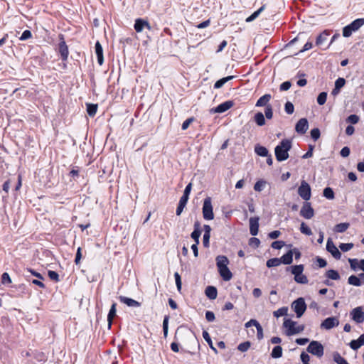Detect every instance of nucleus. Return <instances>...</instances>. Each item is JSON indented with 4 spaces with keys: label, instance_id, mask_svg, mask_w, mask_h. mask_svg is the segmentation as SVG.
I'll return each mask as SVG.
<instances>
[{
    "label": "nucleus",
    "instance_id": "412c9836",
    "mask_svg": "<svg viewBox=\"0 0 364 364\" xmlns=\"http://www.w3.org/2000/svg\"><path fill=\"white\" fill-rule=\"evenodd\" d=\"M216 264L218 269H220L222 267H228L229 264V260L227 257L223 255H219L216 257Z\"/></svg>",
    "mask_w": 364,
    "mask_h": 364
},
{
    "label": "nucleus",
    "instance_id": "bb28decb",
    "mask_svg": "<svg viewBox=\"0 0 364 364\" xmlns=\"http://www.w3.org/2000/svg\"><path fill=\"white\" fill-rule=\"evenodd\" d=\"M350 226L348 223H341L337 224L333 228V231L335 232H344Z\"/></svg>",
    "mask_w": 364,
    "mask_h": 364
},
{
    "label": "nucleus",
    "instance_id": "f8f14e48",
    "mask_svg": "<svg viewBox=\"0 0 364 364\" xmlns=\"http://www.w3.org/2000/svg\"><path fill=\"white\" fill-rule=\"evenodd\" d=\"M309 128V123L306 118L300 119L296 124L295 129L296 132L304 134Z\"/></svg>",
    "mask_w": 364,
    "mask_h": 364
},
{
    "label": "nucleus",
    "instance_id": "c9c22d12",
    "mask_svg": "<svg viewBox=\"0 0 364 364\" xmlns=\"http://www.w3.org/2000/svg\"><path fill=\"white\" fill-rule=\"evenodd\" d=\"M203 337L204 340L208 343V344L209 345L210 348L211 349H213L215 352H217L216 348L213 346V344L212 340L210 338V336L209 333L206 331H203Z\"/></svg>",
    "mask_w": 364,
    "mask_h": 364
},
{
    "label": "nucleus",
    "instance_id": "a18cd8bd",
    "mask_svg": "<svg viewBox=\"0 0 364 364\" xmlns=\"http://www.w3.org/2000/svg\"><path fill=\"white\" fill-rule=\"evenodd\" d=\"M327 99V93L325 92H321L317 97V102L320 105H323L326 103Z\"/></svg>",
    "mask_w": 364,
    "mask_h": 364
},
{
    "label": "nucleus",
    "instance_id": "20e7f679",
    "mask_svg": "<svg viewBox=\"0 0 364 364\" xmlns=\"http://www.w3.org/2000/svg\"><path fill=\"white\" fill-rule=\"evenodd\" d=\"M291 309L296 313L297 318L301 317L306 309V304L304 299L300 297L294 301L291 304Z\"/></svg>",
    "mask_w": 364,
    "mask_h": 364
},
{
    "label": "nucleus",
    "instance_id": "4d7b16f0",
    "mask_svg": "<svg viewBox=\"0 0 364 364\" xmlns=\"http://www.w3.org/2000/svg\"><path fill=\"white\" fill-rule=\"evenodd\" d=\"M285 243L283 241H274L272 243L271 246L272 248L276 250H280L284 246Z\"/></svg>",
    "mask_w": 364,
    "mask_h": 364
},
{
    "label": "nucleus",
    "instance_id": "72a5a7b5",
    "mask_svg": "<svg viewBox=\"0 0 364 364\" xmlns=\"http://www.w3.org/2000/svg\"><path fill=\"white\" fill-rule=\"evenodd\" d=\"M255 121L259 126H263L265 124V119L262 112H257L255 115Z\"/></svg>",
    "mask_w": 364,
    "mask_h": 364
},
{
    "label": "nucleus",
    "instance_id": "39448f33",
    "mask_svg": "<svg viewBox=\"0 0 364 364\" xmlns=\"http://www.w3.org/2000/svg\"><path fill=\"white\" fill-rule=\"evenodd\" d=\"M307 351L312 355L321 358L323 355V346L318 341H313L309 343Z\"/></svg>",
    "mask_w": 364,
    "mask_h": 364
},
{
    "label": "nucleus",
    "instance_id": "7c9ffc66",
    "mask_svg": "<svg viewBox=\"0 0 364 364\" xmlns=\"http://www.w3.org/2000/svg\"><path fill=\"white\" fill-rule=\"evenodd\" d=\"M348 282L350 285H353L355 287L361 286L362 283L360 280V278L355 275H351L348 279Z\"/></svg>",
    "mask_w": 364,
    "mask_h": 364
},
{
    "label": "nucleus",
    "instance_id": "9d476101",
    "mask_svg": "<svg viewBox=\"0 0 364 364\" xmlns=\"http://www.w3.org/2000/svg\"><path fill=\"white\" fill-rule=\"evenodd\" d=\"M326 250L332 255V256L334 258L337 259H341V253L340 252L338 249L336 247V245L333 244L331 239H328L327 240Z\"/></svg>",
    "mask_w": 364,
    "mask_h": 364
},
{
    "label": "nucleus",
    "instance_id": "393cba45",
    "mask_svg": "<svg viewBox=\"0 0 364 364\" xmlns=\"http://www.w3.org/2000/svg\"><path fill=\"white\" fill-rule=\"evenodd\" d=\"M364 25V18H357L349 24L350 28L355 32Z\"/></svg>",
    "mask_w": 364,
    "mask_h": 364
},
{
    "label": "nucleus",
    "instance_id": "a878e982",
    "mask_svg": "<svg viewBox=\"0 0 364 364\" xmlns=\"http://www.w3.org/2000/svg\"><path fill=\"white\" fill-rule=\"evenodd\" d=\"M116 304L114 303L111 308H110V310L109 311V314H108V316H107V321H108V326L109 328L111 327L112 326V320L114 318V317L116 315Z\"/></svg>",
    "mask_w": 364,
    "mask_h": 364
},
{
    "label": "nucleus",
    "instance_id": "c85d7f7f",
    "mask_svg": "<svg viewBox=\"0 0 364 364\" xmlns=\"http://www.w3.org/2000/svg\"><path fill=\"white\" fill-rule=\"evenodd\" d=\"M265 9V5L262 6L258 10L246 18V22H252L256 19L259 15Z\"/></svg>",
    "mask_w": 364,
    "mask_h": 364
},
{
    "label": "nucleus",
    "instance_id": "f3484780",
    "mask_svg": "<svg viewBox=\"0 0 364 364\" xmlns=\"http://www.w3.org/2000/svg\"><path fill=\"white\" fill-rule=\"evenodd\" d=\"M95 53L97 57V62L101 65L104 62L103 58V50L100 42H97L95 44Z\"/></svg>",
    "mask_w": 364,
    "mask_h": 364
},
{
    "label": "nucleus",
    "instance_id": "a211bd4d",
    "mask_svg": "<svg viewBox=\"0 0 364 364\" xmlns=\"http://www.w3.org/2000/svg\"><path fill=\"white\" fill-rule=\"evenodd\" d=\"M218 272L225 281H229L232 279V274L228 267L218 269Z\"/></svg>",
    "mask_w": 364,
    "mask_h": 364
},
{
    "label": "nucleus",
    "instance_id": "0eeeda50",
    "mask_svg": "<svg viewBox=\"0 0 364 364\" xmlns=\"http://www.w3.org/2000/svg\"><path fill=\"white\" fill-rule=\"evenodd\" d=\"M300 215L306 219H311L314 217V210L310 203L306 202L304 203L300 210Z\"/></svg>",
    "mask_w": 364,
    "mask_h": 364
},
{
    "label": "nucleus",
    "instance_id": "dca6fc26",
    "mask_svg": "<svg viewBox=\"0 0 364 364\" xmlns=\"http://www.w3.org/2000/svg\"><path fill=\"white\" fill-rule=\"evenodd\" d=\"M362 346H364V334H362L357 340H352L350 343V347L353 350H358Z\"/></svg>",
    "mask_w": 364,
    "mask_h": 364
},
{
    "label": "nucleus",
    "instance_id": "2f4dec72",
    "mask_svg": "<svg viewBox=\"0 0 364 364\" xmlns=\"http://www.w3.org/2000/svg\"><path fill=\"white\" fill-rule=\"evenodd\" d=\"M233 77H234L233 76H228V77H223L222 79H220L215 83L214 87L215 89H219V88L222 87L225 83H226L228 81L232 80Z\"/></svg>",
    "mask_w": 364,
    "mask_h": 364
},
{
    "label": "nucleus",
    "instance_id": "e433bc0d",
    "mask_svg": "<svg viewBox=\"0 0 364 364\" xmlns=\"http://www.w3.org/2000/svg\"><path fill=\"white\" fill-rule=\"evenodd\" d=\"M97 110V105L95 104L87 105V112L90 117L95 115Z\"/></svg>",
    "mask_w": 364,
    "mask_h": 364
},
{
    "label": "nucleus",
    "instance_id": "79ce46f5",
    "mask_svg": "<svg viewBox=\"0 0 364 364\" xmlns=\"http://www.w3.org/2000/svg\"><path fill=\"white\" fill-rule=\"evenodd\" d=\"M323 194L327 199L332 200L334 198V193L331 188H325Z\"/></svg>",
    "mask_w": 364,
    "mask_h": 364
},
{
    "label": "nucleus",
    "instance_id": "774afa93",
    "mask_svg": "<svg viewBox=\"0 0 364 364\" xmlns=\"http://www.w3.org/2000/svg\"><path fill=\"white\" fill-rule=\"evenodd\" d=\"M291 82L289 81L284 82L280 85V90L287 91L291 87Z\"/></svg>",
    "mask_w": 364,
    "mask_h": 364
},
{
    "label": "nucleus",
    "instance_id": "37998d69",
    "mask_svg": "<svg viewBox=\"0 0 364 364\" xmlns=\"http://www.w3.org/2000/svg\"><path fill=\"white\" fill-rule=\"evenodd\" d=\"M294 280L296 282H297L299 284H307L309 282L306 276L303 274H301L300 275H296L294 277Z\"/></svg>",
    "mask_w": 364,
    "mask_h": 364
},
{
    "label": "nucleus",
    "instance_id": "6e6552de",
    "mask_svg": "<svg viewBox=\"0 0 364 364\" xmlns=\"http://www.w3.org/2000/svg\"><path fill=\"white\" fill-rule=\"evenodd\" d=\"M339 321L336 317H328L326 318L321 324V328L329 330L333 327L338 326Z\"/></svg>",
    "mask_w": 364,
    "mask_h": 364
},
{
    "label": "nucleus",
    "instance_id": "473e14b6",
    "mask_svg": "<svg viewBox=\"0 0 364 364\" xmlns=\"http://www.w3.org/2000/svg\"><path fill=\"white\" fill-rule=\"evenodd\" d=\"M271 355L274 358H281L282 355V348L279 346H275L272 351Z\"/></svg>",
    "mask_w": 364,
    "mask_h": 364
},
{
    "label": "nucleus",
    "instance_id": "1a4fd4ad",
    "mask_svg": "<svg viewBox=\"0 0 364 364\" xmlns=\"http://www.w3.org/2000/svg\"><path fill=\"white\" fill-rule=\"evenodd\" d=\"M350 315L352 316V319L358 323H360L364 321V312L360 306L353 309Z\"/></svg>",
    "mask_w": 364,
    "mask_h": 364
},
{
    "label": "nucleus",
    "instance_id": "603ef678",
    "mask_svg": "<svg viewBox=\"0 0 364 364\" xmlns=\"http://www.w3.org/2000/svg\"><path fill=\"white\" fill-rule=\"evenodd\" d=\"M346 84V80L343 77H338L335 82V87L341 89Z\"/></svg>",
    "mask_w": 364,
    "mask_h": 364
},
{
    "label": "nucleus",
    "instance_id": "7ed1b4c3",
    "mask_svg": "<svg viewBox=\"0 0 364 364\" xmlns=\"http://www.w3.org/2000/svg\"><path fill=\"white\" fill-rule=\"evenodd\" d=\"M203 216L205 220H211L214 218L211 198L207 197L204 199L203 205Z\"/></svg>",
    "mask_w": 364,
    "mask_h": 364
},
{
    "label": "nucleus",
    "instance_id": "c03bdc74",
    "mask_svg": "<svg viewBox=\"0 0 364 364\" xmlns=\"http://www.w3.org/2000/svg\"><path fill=\"white\" fill-rule=\"evenodd\" d=\"M300 231L306 235L309 236L312 235L311 230L304 222L301 224Z\"/></svg>",
    "mask_w": 364,
    "mask_h": 364
},
{
    "label": "nucleus",
    "instance_id": "680f3d73",
    "mask_svg": "<svg viewBox=\"0 0 364 364\" xmlns=\"http://www.w3.org/2000/svg\"><path fill=\"white\" fill-rule=\"evenodd\" d=\"M168 317L165 316L164 321H163V331L164 336L166 337L168 334Z\"/></svg>",
    "mask_w": 364,
    "mask_h": 364
},
{
    "label": "nucleus",
    "instance_id": "0e129e2a",
    "mask_svg": "<svg viewBox=\"0 0 364 364\" xmlns=\"http://www.w3.org/2000/svg\"><path fill=\"white\" fill-rule=\"evenodd\" d=\"M359 121L358 116L355 114H351L347 118V122L351 123V124H356Z\"/></svg>",
    "mask_w": 364,
    "mask_h": 364
},
{
    "label": "nucleus",
    "instance_id": "09e8293b",
    "mask_svg": "<svg viewBox=\"0 0 364 364\" xmlns=\"http://www.w3.org/2000/svg\"><path fill=\"white\" fill-rule=\"evenodd\" d=\"M284 109H285V112L289 114H291L294 111V107L293 104L290 102H287L285 104Z\"/></svg>",
    "mask_w": 364,
    "mask_h": 364
},
{
    "label": "nucleus",
    "instance_id": "864d4df0",
    "mask_svg": "<svg viewBox=\"0 0 364 364\" xmlns=\"http://www.w3.org/2000/svg\"><path fill=\"white\" fill-rule=\"evenodd\" d=\"M200 235V230H193V232L191 233V237L195 240L196 245L199 244V237Z\"/></svg>",
    "mask_w": 364,
    "mask_h": 364
},
{
    "label": "nucleus",
    "instance_id": "5fc2aeb1",
    "mask_svg": "<svg viewBox=\"0 0 364 364\" xmlns=\"http://www.w3.org/2000/svg\"><path fill=\"white\" fill-rule=\"evenodd\" d=\"M311 136L316 141L320 137V130L318 128H314L311 131Z\"/></svg>",
    "mask_w": 364,
    "mask_h": 364
},
{
    "label": "nucleus",
    "instance_id": "e2e57ef3",
    "mask_svg": "<svg viewBox=\"0 0 364 364\" xmlns=\"http://www.w3.org/2000/svg\"><path fill=\"white\" fill-rule=\"evenodd\" d=\"M256 328H257V338L259 340H261L263 338V329H262V327L261 326V325L259 324V323L258 322V323L257 324V326H255Z\"/></svg>",
    "mask_w": 364,
    "mask_h": 364
},
{
    "label": "nucleus",
    "instance_id": "ddd939ff",
    "mask_svg": "<svg viewBox=\"0 0 364 364\" xmlns=\"http://www.w3.org/2000/svg\"><path fill=\"white\" fill-rule=\"evenodd\" d=\"M259 220L258 217H252L250 218V231L253 236L257 235L259 231Z\"/></svg>",
    "mask_w": 364,
    "mask_h": 364
},
{
    "label": "nucleus",
    "instance_id": "69168bd1",
    "mask_svg": "<svg viewBox=\"0 0 364 364\" xmlns=\"http://www.w3.org/2000/svg\"><path fill=\"white\" fill-rule=\"evenodd\" d=\"M210 234L204 233L203 237V244L205 247H209V241H210Z\"/></svg>",
    "mask_w": 364,
    "mask_h": 364
},
{
    "label": "nucleus",
    "instance_id": "5701e85b",
    "mask_svg": "<svg viewBox=\"0 0 364 364\" xmlns=\"http://www.w3.org/2000/svg\"><path fill=\"white\" fill-rule=\"evenodd\" d=\"M281 264H290L293 261V250H289L287 254L279 258Z\"/></svg>",
    "mask_w": 364,
    "mask_h": 364
},
{
    "label": "nucleus",
    "instance_id": "4c0bfd02",
    "mask_svg": "<svg viewBox=\"0 0 364 364\" xmlns=\"http://www.w3.org/2000/svg\"><path fill=\"white\" fill-rule=\"evenodd\" d=\"M288 308L286 306L279 308L277 311L273 312V314L275 317L279 318L280 316H283L287 314Z\"/></svg>",
    "mask_w": 364,
    "mask_h": 364
},
{
    "label": "nucleus",
    "instance_id": "3c124183",
    "mask_svg": "<svg viewBox=\"0 0 364 364\" xmlns=\"http://www.w3.org/2000/svg\"><path fill=\"white\" fill-rule=\"evenodd\" d=\"M174 277H175V281H176V287H177V289L178 291H181V285H182L181 276H180V274L178 272H175Z\"/></svg>",
    "mask_w": 364,
    "mask_h": 364
},
{
    "label": "nucleus",
    "instance_id": "8fccbe9b",
    "mask_svg": "<svg viewBox=\"0 0 364 364\" xmlns=\"http://www.w3.org/2000/svg\"><path fill=\"white\" fill-rule=\"evenodd\" d=\"M1 283L3 284H11V279L10 278V276L9 275L8 273L4 272L1 275Z\"/></svg>",
    "mask_w": 364,
    "mask_h": 364
},
{
    "label": "nucleus",
    "instance_id": "2eb2a0df",
    "mask_svg": "<svg viewBox=\"0 0 364 364\" xmlns=\"http://www.w3.org/2000/svg\"><path fill=\"white\" fill-rule=\"evenodd\" d=\"M119 299L122 303L125 304L130 307H139L141 306L139 302L131 298L120 296Z\"/></svg>",
    "mask_w": 364,
    "mask_h": 364
},
{
    "label": "nucleus",
    "instance_id": "4468645a",
    "mask_svg": "<svg viewBox=\"0 0 364 364\" xmlns=\"http://www.w3.org/2000/svg\"><path fill=\"white\" fill-rule=\"evenodd\" d=\"M144 28H146L149 30H151V26L149 23L141 18H138L135 21L134 23V29L136 32L139 33L141 32L144 29Z\"/></svg>",
    "mask_w": 364,
    "mask_h": 364
},
{
    "label": "nucleus",
    "instance_id": "f704fd0d",
    "mask_svg": "<svg viewBox=\"0 0 364 364\" xmlns=\"http://www.w3.org/2000/svg\"><path fill=\"white\" fill-rule=\"evenodd\" d=\"M326 277L328 279H333V280H338L340 279V275L338 272L333 269H330L326 272Z\"/></svg>",
    "mask_w": 364,
    "mask_h": 364
},
{
    "label": "nucleus",
    "instance_id": "cd10ccee",
    "mask_svg": "<svg viewBox=\"0 0 364 364\" xmlns=\"http://www.w3.org/2000/svg\"><path fill=\"white\" fill-rule=\"evenodd\" d=\"M255 151L257 155L260 156H267L269 154L267 148L260 145L255 146Z\"/></svg>",
    "mask_w": 364,
    "mask_h": 364
},
{
    "label": "nucleus",
    "instance_id": "de8ad7c7",
    "mask_svg": "<svg viewBox=\"0 0 364 364\" xmlns=\"http://www.w3.org/2000/svg\"><path fill=\"white\" fill-rule=\"evenodd\" d=\"M353 247V243H341L339 245V248L343 252H348Z\"/></svg>",
    "mask_w": 364,
    "mask_h": 364
},
{
    "label": "nucleus",
    "instance_id": "f03ea898",
    "mask_svg": "<svg viewBox=\"0 0 364 364\" xmlns=\"http://www.w3.org/2000/svg\"><path fill=\"white\" fill-rule=\"evenodd\" d=\"M283 326L285 328V333L288 336L299 334L301 333L305 328L304 325H298L296 321L290 318L284 319Z\"/></svg>",
    "mask_w": 364,
    "mask_h": 364
},
{
    "label": "nucleus",
    "instance_id": "b1692460",
    "mask_svg": "<svg viewBox=\"0 0 364 364\" xmlns=\"http://www.w3.org/2000/svg\"><path fill=\"white\" fill-rule=\"evenodd\" d=\"M329 34V31H324L323 33H321L316 38V45H323L326 41Z\"/></svg>",
    "mask_w": 364,
    "mask_h": 364
},
{
    "label": "nucleus",
    "instance_id": "4be33fe9",
    "mask_svg": "<svg viewBox=\"0 0 364 364\" xmlns=\"http://www.w3.org/2000/svg\"><path fill=\"white\" fill-rule=\"evenodd\" d=\"M205 292V295L210 299H215L217 298L218 291H217V289L215 287L208 286V287H206Z\"/></svg>",
    "mask_w": 364,
    "mask_h": 364
},
{
    "label": "nucleus",
    "instance_id": "13d9d810",
    "mask_svg": "<svg viewBox=\"0 0 364 364\" xmlns=\"http://www.w3.org/2000/svg\"><path fill=\"white\" fill-rule=\"evenodd\" d=\"M264 113H265V117H267V119H270L272 118L273 112H272V108L271 105L267 106V107L265 108Z\"/></svg>",
    "mask_w": 364,
    "mask_h": 364
},
{
    "label": "nucleus",
    "instance_id": "338daca9",
    "mask_svg": "<svg viewBox=\"0 0 364 364\" xmlns=\"http://www.w3.org/2000/svg\"><path fill=\"white\" fill-rule=\"evenodd\" d=\"M350 151L348 146H344L343 148H342L340 152L341 156L344 158L348 157L350 155Z\"/></svg>",
    "mask_w": 364,
    "mask_h": 364
},
{
    "label": "nucleus",
    "instance_id": "6ab92c4d",
    "mask_svg": "<svg viewBox=\"0 0 364 364\" xmlns=\"http://www.w3.org/2000/svg\"><path fill=\"white\" fill-rule=\"evenodd\" d=\"M59 52L60 53V55H61L63 60H67V58L68 57L69 52H68V46H66L65 42L64 41H62L59 43Z\"/></svg>",
    "mask_w": 364,
    "mask_h": 364
},
{
    "label": "nucleus",
    "instance_id": "aec40b11",
    "mask_svg": "<svg viewBox=\"0 0 364 364\" xmlns=\"http://www.w3.org/2000/svg\"><path fill=\"white\" fill-rule=\"evenodd\" d=\"M272 96L269 94H265L264 95L262 96L256 102V107H263L265 106L267 107L268 105V102L271 100Z\"/></svg>",
    "mask_w": 364,
    "mask_h": 364
},
{
    "label": "nucleus",
    "instance_id": "6e6d98bb",
    "mask_svg": "<svg viewBox=\"0 0 364 364\" xmlns=\"http://www.w3.org/2000/svg\"><path fill=\"white\" fill-rule=\"evenodd\" d=\"M353 32L354 31L350 28L349 25L343 28V36L346 38L350 36Z\"/></svg>",
    "mask_w": 364,
    "mask_h": 364
},
{
    "label": "nucleus",
    "instance_id": "a19ab883",
    "mask_svg": "<svg viewBox=\"0 0 364 364\" xmlns=\"http://www.w3.org/2000/svg\"><path fill=\"white\" fill-rule=\"evenodd\" d=\"M266 181L263 180H259L257 181L254 186V189L255 191L261 192L266 186Z\"/></svg>",
    "mask_w": 364,
    "mask_h": 364
},
{
    "label": "nucleus",
    "instance_id": "bf43d9fd",
    "mask_svg": "<svg viewBox=\"0 0 364 364\" xmlns=\"http://www.w3.org/2000/svg\"><path fill=\"white\" fill-rule=\"evenodd\" d=\"M194 121V118L193 117H190L188 119H187L186 120H185L183 124H182V129L183 130H186L188 128V127L190 126V124Z\"/></svg>",
    "mask_w": 364,
    "mask_h": 364
},
{
    "label": "nucleus",
    "instance_id": "ea45409f",
    "mask_svg": "<svg viewBox=\"0 0 364 364\" xmlns=\"http://www.w3.org/2000/svg\"><path fill=\"white\" fill-rule=\"evenodd\" d=\"M279 258H272L267 260V266L270 267H277L281 264Z\"/></svg>",
    "mask_w": 364,
    "mask_h": 364
},
{
    "label": "nucleus",
    "instance_id": "58836bf2",
    "mask_svg": "<svg viewBox=\"0 0 364 364\" xmlns=\"http://www.w3.org/2000/svg\"><path fill=\"white\" fill-rule=\"evenodd\" d=\"M333 360L337 364H349L347 360L343 358L338 353H335L333 354Z\"/></svg>",
    "mask_w": 364,
    "mask_h": 364
},
{
    "label": "nucleus",
    "instance_id": "423d86ee",
    "mask_svg": "<svg viewBox=\"0 0 364 364\" xmlns=\"http://www.w3.org/2000/svg\"><path fill=\"white\" fill-rule=\"evenodd\" d=\"M298 194L305 200H309L311 198V187L306 181H301V185L298 188Z\"/></svg>",
    "mask_w": 364,
    "mask_h": 364
},
{
    "label": "nucleus",
    "instance_id": "9b49d317",
    "mask_svg": "<svg viewBox=\"0 0 364 364\" xmlns=\"http://www.w3.org/2000/svg\"><path fill=\"white\" fill-rule=\"evenodd\" d=\"M234 103L232 101L228 100L225 101L223 103H221L214 109L211 110V112L214 113H223L230 109L233 106Z\"/></svg>",
    "mask_w": 364,
    "mask_h": 364
},
{
    "label": "nucleus",
    "instance_id": "f257e3e1",
    "mask_svg": "<svg viewBox=\"0 0 364 364\" xmlns=\"http://www.w3.org/2000/svg\"><path fill=\"white\" fill-rule=\"evenodd\" d=\"M291 148V141L289 139H283L279 145L275 147V156L278 161H283L289 158L288 151Z\"/></svg>",
    "mask_w": 364,
    "mask_h": 364
},
{
    "label": "nucleus",
    "instance_id": "49530a36",
    "mask_svg": "<svg viewBox=\"0 0 364 364\" xmlns=\"http://www.w3.org/2000/svg\"><path fill=\"white\" fill-rule=\"evenodd\" d=\"M250 342L246 341L239 344L237 349L241 352H246L250 348Z\"/></svg>",
    "mask_w": 364,
    "mask_h": 364
},
{
    "label": "nucleus",
    "instance_id": "052dcab7",
    "mask_svg": "<svg viewBox=\"0 0 364 364\" xmlns=\"http://www.w3.org/2000/svg\"><path fill=\"white\" fill-rule=\"evenodd\" d=\"M32 36L31 32L28 30H26L23 32L21 34V36L20 37L21 41H26L27 39L31 38Z\"/></svg>",
    "mask_w": 364,
    "mask_h": 364
},
{
    "label": "nucleus",
    "instance_id": "c756f323",
    "mask_svg": "<svg viewBox=\"0 0 364 364\" xmlns=\"http://www.w3.org/2000/svg\"><path fill=\"white\" fill-rule=\"evenodd\" d=\"M291 269V274L294 275H300L304 272V265L299 264V265H294L289 267Z\"/></svg>",
    "mask_w": 364,
    "mask_h": 364
}]
</instances>
